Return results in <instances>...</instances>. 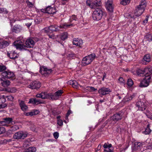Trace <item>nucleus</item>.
<instances>
[{"label":"nucleus","instance_id":"obj_6","mask_svg":"<svg viewBox=\"0 0 152 152\" xmlns=\"http://www.w3.org/2000/svg\"><path fill=\"white\" fill-rule=\"evenodd\" d=\"M103 15V12L100 8L96 9L93 12L92 17L93 19L96 20H101Z\"/></svg>","mask_w":152,"mask_h":152},{"label":"nucleus","instance_id":"obj_20","mask_svg":"<svg viewBox=\"0 0 152 152\" xmlns=\"http://www.w3.org/2000/svg\"><path fill=\"white\" fill-rule=\"evenodd\" d=\"M151 61V58L149 54H147L145 55L142 60V63L145 65L148 64Z\"/></svg>","mask_w":152,"mask_h":152},{"label":"nucleus","instance_id":"obj_53","mask_svg":"<svg viewBox=\"0 0 152 152\" xmlns=\"http://www.w3.org/2000/svg\"><path fill=\"white\" fill-rule=\"evenodd\" d=\"M72 113V112L70 110H68V111L66 114V118H67L69 116V115Z\"/></svg>","mask_w":152,"mask_h":152},{"label":"nucleus","instance_id":"obj_41","mask_svg":"<svg viewBox=\"0 0 152 152\" xmlns=\"http://www.w3.org/2000/svg\"><path fill=\"white\" fill-rule=\"evenodd\" d=\"M145 114L148 118H150L152 116L150 113V111L147 109L146 110V112H145Z\"/></svg>","mask_w":152,"mask_h":152},{"label":"nucleus","instance_id":"obj_37","mask_svg":"<svg viewBox=\"0 0 152 152\" xmlns=\"http://www.w3.org/2000/svg\"><path fill=\"white\" fill-rule=\"evenodd\" d=\"M86 89L90 92L94 91L97 90V89H95L94 87L92 86H87Z\"/></svg>","mask_w":152,"mask_h":152},{"label":"nucleus","instance_id":"obj_23","mask_svg":"<svg viewBox=\"0 0 152 152\" xmlns=\"http://www.w3.org/2000/svg\"><path fill=\"white\" fill-rule=\"evenodd\" d=\"M101 4V1L100 0H96L94 1H92L91 8L92 9L95 8L97 7L100 6Z\"/></svg>","mask_w":152,"mask_h":152},{"label":"nucleus","instance_id":"obj_35","mask_svg":"<svg viewBox=\"0 0 152 152\" xmlns=\"http://www.w3.org/2000/svg\"><path fill=\"white\" fill-rule=\"evenodd\" d=\"M67 34L66 33H64L61 34V39L62 40H64L67 38Z\"/></svg>","mask_w":152,"mask_h":152},{"label":"nucleus","instance_id":"obj_39","mask_svg":"<svg viewBox=\"0 0 152 152\" xmlns=\"http://www.w3.org/2000/svg\"><path fill=\"white\" fill-rule=\"evenodd\" d=\"M127 84L129 86H131L133 84L132 80L131 79H128L127 82Z\"/></svg>","mask_w":152,"mask_h":152},{"label":"nucleus","instance_id":"obj_22","mask_svg":"<svg viewBox=\"0 0 152 152\" xmlns=\"http://www.w3.org/2000/svg\"><path fill=\"white\" fill-rule=\"evenodd\" d=\"M28 103L36 105L43 103L41 100L36 98L30 99Z\"/></svg>","mask_w":152,"mask_h":152},{"label":"nucleus","instance_id":"obj_42","mask_svg":"<svg viewBox=\"0 0 152 152\" xmlns=\"http://www.w3.org/2000/svg\"><path fill=\"white\" fill-rule=\"evenodd\" d=\"M6 101L5 96L4 95L0 96V102L4 103Z\"/></svg>","mask_w":152,"mask_h":152},{"label":"nucleus","instance_id":"obj_13","mask_svg":"<svg viewBox=\"0 0 152 152\" xmlns=\"http://www.w3.org/2000/svg\"><path fill=\"white\" fill-rule=\"evenodd\" d=\"M41 11L48 14H53L55 13L56 11L55 7H52L51 6H49L45 9H42Z\"/></svg>","mask_w":152,"mask_h":152},{"label":"nucleus","instance_id":"obj_38","mask_svg":"<svg viewBox=\"0 0 152 152\" xmlns=\"http://www.w3.org/2000/svg\"><path fill=\"white\" fill-rule=\"evenodd\" d=\"M134 145L135 147L137 148V149H140L141 147H142V144L140 142H135Z\"/></svg>","mask_w":152,"mask_h":152},{"label":"nucleus","instance_id":"obj_45","mask_svg":"<svg viewBox=\"0 0 152 152\" xmlns=\"http://www.w3.org/2000/svg\"><path fill=\"white\" fill-rule=\"evenodd\" d=\"M92 1L87 0L86 1V4L87 5L89 6L91 8Z\"/></svg>","mask_w":152,"mask_h":152},{"label":"nucleus","instance_id":"obj_50","mask_svg":"<svg viewBox=\"0 0 152 152\" xmlns=\"http://www.w3.org/2000/svg\"><path fill=\"white\" fill-rule=\"evenodd\" d=\"M7 97V99L10 101H12L14 99V97L12 96H8Z\"/></svg>","mask_w":152,"mask_h":152},{"label":"nucleus","instance_id":"obj_51","mask_svg":"<svg viewBox=\"0 0 152 152\" xmlns=\"http://www.w3.org/2000/svg\"><path fill=\"white\" fill-rule=\"evenodd\" d=\"M0 126H7V125L4 120V121H0Z\"/></svg>","mask_w":152,"mask_h":152},{"label":"nucleus","instance_id":"obj_46","mask_svg":"<svg viewBox=\"0 0 152 152\" xmlns=\"http://www.w3.org/2000/svg\"><path fill=\"white\" fill-rule=\"evenodd\" d=\"M57 124L58 125L60 126H62L63 124V122L61 119H58L57 121Z\"/></svg>","mask_w":152,"mask_h":152},{"label":"nucleus","instance_id":"obj_48","mask_svg":"<svg viewBox=\"0 0 152 152\" xmlns=\"http://www.w3.org/2000/svg\"><path fill=\"white\" fill-rule=\"evenodd\" d=\"M26 2L28 6L29 7H33V4L31 2H30L28 1H27Z\"/></svg>","mask_w":152,"mask_h":152},{"label":"nucleus","instance_id":"obj_64","mask_svg":"<svg viewBox=\"0 0 152 152\" xmlns=\"http://www.w3.org/2000/svg\"><path fill=\"white\" fill-rule=\"evenodd\" d=\"M61 118V116H58L57 117V118L58 119H60V118Z\"/></svg>","mask_w":152,"mask_h":152},{"label":"nucleus","instance_id":"obj_33","mask_svg":"<svg viewBox=\"0 0 152 152\" xmlns=\"http://www.w3.org/2000/svg\"><path fill=\"white\" fill-rule=\"evenodd\" d=\"M118 83L121 85H124L125 84V81L123 78L120 77L118 79Z\"/></svg>","mask_w":152,"mask_h":152},{"label":"nucleus","instance_id":"obj_52","mask_svg":"<svg viewBox=\"0 0 152 152\" xmlns=\"http://www.w3.org/2000/svg\"><path fill=\"white\" fill-rule=\"evenodd\" d=\"M7 107V105L6 104H0V109H3Z\"/></svg>","mask_w":152,"mask_h":152},{"label":"nucleus","instance_id":"obj_4","mask_svg":"<svg viewBox=\"0 0 152 152\" xmlns=\"http://www.w3.org/2000/svg\"><path fill=\"white\" fill-rule=\"evenodd\" d=\"M73 26L72 24H66L65 23L61 24L58 26L56 25H52L49 27L48 30L51 31L52 32L57 31L61 29H66L71 26Z\"/></svg>","mask_w":152,"mask_h":152},{"label":"nucleus","instance_id":"obj_8","mask_svg":"<svg viewBox=\"0 0 152 152\" xmlns=\"http://www.w3.org/2000/svg\"><path fill=\"white\" fill-rule=\"evenodd\" d=\"M151 82V77L150 74L145 76L143 80L140 82L139 86L140 87H147L149 84V83Z\"/></svg>","mask_w":152,"mask_h":152},{"label":"nucleus","instance_id":"obj_25","mask_svg":"<svg viewBox=\"0 0 152 152\" xmlns=\"http://www.w3.org/2000/svg\"><path fill=\"white\" fill-rule=\"evenodd\" d=\"M39 113V111L37 110H34V111H31L30 112L25 113L24 115L27 116H31L34 115H37Z\"/></svg>","mask_w":152,"mask_h":152},{"label":"nucleus","instance_id":"obj_12","mask_svg":"<svg viewBox=\"0 0 152 152\" xmlns=\"http://www.w3.org/2000/svg\"><path fill=\"white\" fill-rule=\"evenodd\" d=\"M123 114V112L121 111L117 113L112 116L111 119L114 121H118L121 119Z\"/></svg>","mask_w":152,"mask_h":152},{"label":"nucleus","instance_id":"obj_19","mask_svg":"<svg viewBox=\"0 0 152 152\" xmlns=\"http://www.w3.org/2000/svg\"><path fill=\"white\" fill-rule=\"evenodd\" d=\"M11 31L15 33L20 32L22 30V27L20 25L16 24L11 28Z\"/></svg>","mask_w":152,"mask_h":152},{"label":"nucleus","instance_id":"obj_49","mask_svg":"<svg viewBox=\"0 0 152 152\" xmlns=\"http://www.w3.org/2000/svg\"><path fill=\"white\" fill-rule=\"evenodd\" d=\"M53 136L55 139H57L58 138L59 136V134L58 132H55L53 134Z\"/></svg>","mask_w":152,"mask_h":152},{"label":"nucleus","instance_id":"obj_34","mask_svg":"<svg viewBox=\"0 0 152 152\" xmlns=\"http://www.w3.org/2000/svg\"><path fill=\"white\" fill-rule=\"evenodd\" d=\"M131 0H122L121 1V4L124 5L128 4L130 2Z\"/></svg>","mask_w":152,"mask_h":152},{"label":"nucleus","instance_id":"obj_3","mask_svg":"<svg viewBox=\"0 0 152 152\" xmlns=\"http://www.w3.org/2000/svg\"><path fill=\"white\" fill-rule=\"evenodd\" d=\"M146 5L147 4L145 1H142L136 8L134 11L135 15L137 17L140 16L144 12Z\"/></svg>","mask_w":152,"mask_h":152},{"label":"nucleus","instance_id":"obj_9","mask_svg":"<svg viewBox=\"0 0 152 152\" xmlns=\"http://www.w3.org/2000/svg\"><path fill=\"white\" fill-rule=\"evenodd\" d=\"M28 134L26 132L19 131L15 134L13 138L17 140L23 139L27 137Z\"/></svg>","mask_w":152,"mask_h":152},{"label":"nucleus","instance_id":"obj_62","mask_svg":"<svg viewBox=\"0 0 152 152\" xmlns=\"http://www.w3.org/2000/svg\"><path fill=\"white\" fill-rule=\"evenodd\" d=\"M31 25V23H27L26 25L27 26V27H29Z\"/></svg>","mask_w":152,"mask_h":152},{"label":"nucleus","instance_id":"obj_18","mask_svg":"<svg viewBox=\"0 0 152 152\" xmlns=\"http://www.w3.org/2000/svg\"><path fill=\"white\" fill-rule=\"evenodd\" d=\"M7 56L10 59L15 60L18 58L19 55L15 51H11L7 52Z\"/></svg>","mask_w":152,"mask_h":152},{"label":"nucleus","instance_id":"obj_31","mask_svg":"<svg viewBox=\"0 0 152 152\" xmlns=\"http://www.w3.org/2000/svg\"><path fill=\"white\" fill-rule=\"evenodd\" d=\"M144 39L150 42L152 40V36L150 34H147L145 37Z\"/></svg>","mask_w":152,"mask_h":152},{"label":"nucleus","instance_id":"obj_36","mask_svg":"<svg viewBox=\"0 0 152 152\" xmlns=\"http://www.w3.org/2000/svg\"><path fill=\"white\" fill-rule=\"evenodd\" d=\"M31 130L34 131L35 129L34 126L32 122L30 121L28 122V124Z\"/></svg>","mask_w":152,"mask_h":152},{"label":"nucleus","instance_id":"obj_56","mask_svg":"<svg viewBox=\"0 0 152 152\" xmlns=\"http://www.w3.org/2000/svg\"><path fill=\"white\" fill-rule=\"evenodd\" d=\"M17 91L16 89L15 88H13L11 89L10 91L12 93H15Z\"/></svg>","mask_w":152,"mask_h":152},{"label":"nucleus","instance_id":"obj_1","mask_svg":"<svg viewBox=\"0 0 152 152\" xmlns=\"http://www.w3.org/2000/svg\"><path fill=\"white\" fill-rule=\"evenodd\" d=\"M26 45L23 44L20 40L15 41L13 45L17 49L20 50H26V48H33L35 44V42L31 38L28 39L25 42Z\"/></svg>","mask_w":152,"mask_h":152},{"label":"nucleus","instance_id":"obj_32","mask_svg":"<svg viewBox=\"0 0 152 152\" xmlns=\"http://www.w3.org/2000/svg\"><path fill=\"white\" fill-rule=\"evenodd\" d=\"M6 66L4 65L1 64L0 65V72L3 73L6 71L7 70Z\"/></svg>","mask_w":152,"mask_h":152},{"label":"nucleus","instance_id":"obj_11","mask_svg":"<svg viewBox=\"0 0 152 152\" xmlns=\"http://www.w3.org/2000/svg\"><path fill=\"white\" fill-rule=\"evenodd\" d=\"M1 74L4 77L7 79H12L15 76L13 72L8 69L4 72L1 73Z\"/></svg>","mask_w":152,"mask_h":152},{"label":"nucleus","instance_id":"obj_30","mask_svg":"<svg viewBox=\"0 0 152 152\" xmlns=\"http://www.w3.org/2000/svg\"><path fill=\"white\" fill-rule=\"evenodd\" d=\"M4 120L5 121L6 123L8 124L10 123H12L13 122L12 121V118H4Z\"/></svg>","mask_w":152,"mask_h":152},{"label":"nucleus","instance_id":"obj_28","mask_svg":"<svg viewBox=\"0 0 152 152\" xmlns=\"http://www.w3.org/2000/svg\"><path fill=\"white\" fill-rule=\"evenodd\" d=\"M2 47L3 48H4L9 45L10 43V41H6L5 40H2Z\"/></svg>","mask_w":152,"mask_h":152},{"label":"nucleus","instance_id":"obj_59","mask_svg":"<svg viewBox=\"0 0 152 152\" xmlns=\"http://www.w3.org/2000/svg\"><path fill=\"white\" fill-rule=\"evenodd\" d=\"M106 74L105 73H104L103 74V77L102 79V80L103 81L104 80V78L106 77Z\"/></svg>","mask_w":152,"mask_h":152},{"label":"nucleus","instance_id":"obj_57","mask_svg":"<svg viewBox=\"0 0 152 152\" xmlns=\"http://www.w3.org/2000/svg\"><path fill=\"white\" fill-rule=\"evenodd\" d=\"M148 17L146 16L145 19L143 21V23H147L148 21Z\"/></svg>","mask_w":152,"mask_h":152},{"label":"nucleus","instance_id":"obj_44","mask_svg":"<svg viewBox=\"0 0 152 152\" xmlns=\"http://www.w3.org/2000/svg\"><path fill=\"white\" fill-rule=\"evenodd\" d=\"M5 132V129L3 127H0V134L4 133Z\"/></svg>","mask_w":152,"mask_h":152},{"label":"nucleus","instance_id":"obj_63","mask_svg":"<svg viewBox=\"0 0 152 152\" xmlns=\"http://www.w3.org/2000/svg\"><path fill=\"white\" fill-rule=\"evenodd\" d=\"M112 144H110L108 145V147L109 148H110L112 147Z\"/></svg>","mask_w":152,"mask_h":152},{"label":"nucleus","instance_id":"obj_14","mask_svg":"<svg viewBox=\"0 0 152 152\" xmlns=\"http://www.w3.org/2000/svg\"><path fill=\"white\" fill-rule=\"evenodd\" d=\"M136 107L138 108V110L143 111L146 110V106L144 102L141 101L137 102L136 104Z\"/></svg>","mask_w":152,"mask_h":152},{"label":"nucleus","instance_id":"obj_15","mask_svg":"<svg viewBox=\"0 0 152 152\" xmlns=\"http://www.w3.org/2000/svg\"><path fill=\"white\" fill-rule=\"evenodd\" d=\"M41 86L40 83L38 81H35L31 82L30 84L28 85V88L32 89H39Z\"/></svg>","mask_w":152,"mask_h":152},{"label":"nucleus","instance_id":"obj_27","mask_svg":"<svg viewBox=\"0 0 152 152\" xmlns=\"http://www.w3.org/2000/svg\"><path fill=\"white\" fill-rule=\"evenodd\" d=\"M36 151V148L31 147H29L28 149H25L23 152H35Z\"/></svg>","mask_w":152,"mask_h":152},{"label":"nucleus","instance_id":"obj_55","mask_svg":"<svg viewBox=\"0 0 152 152\" xmlns=\"http://www.w3.org/2000/svg\"><path fill=\"white\" fill-rule=\"evenodd\" d=\"M128 148V146H127L125 148H122L120 149V152H125L126 149Z\"/></svg>","mask_w":152,"mask_h":152},{"label":"nucleus","instance_id":"obj_61","mask_svg":"<svg viewBox=\"0 0 152 152\" xmlns=\"http://www.w3.org/2000/svg\"><path fill=\"white\" fill-rule=\"evenodd\" d=\"M103 147L104 148H107L108 147V145L107 143H105L103 145Z\"/></svg>","mask_w":152,"mask_h":152},{"label":"nucleus","instance_id":"obj_26","mask_svg":"<svg viewBox=\"0 0 152 152\" xmlns=\"http://www.w3.org/2000/svg\"><path fill=\"white\" fill-rule=\"evenodd\" d=\"M68 83L71 85L74 88H77L78 87V84L75 80H70L68 82Z\"/></svg>","mask_w":152,"mask_h":152},{"label":"nucleus","instance_id":"obj_5","mask_svg":"<svg viewBox=\"0 0 152 152\" xmlns=\"http://www.w3.org/2000/svg\"><path fill=\"white\" fill-rule=\"evenodd\" d=\"M96 57L95 54L93 53L84 57L82 62L83 65L85 66L90 64L95 59Z\"/></svg>","mask_w":152,"mask_h":152},{"label":"nucleus","instance_id":"obj_47","mask_svg":"<svg viewBox=\"0 0 152 152\" xmlns=\"http://www.w3.org/2000/svg\"><path fill=\"white\" fill-rule=\"evenodd\" d=\"M71 19L72 20H72H75V21L77 20H78L77 18L76 17V15H72L71 18Z\"/></svg>","mask_w":152,"mask_h":152},{"label":"nucleus","instance_id":"obj_2","mask_svg":"<svg viewBox=\"0 0 152 152\" xmlns=\"http://www.w3.org/2000/svg\"><path fill=\"white\" fill-rule=\"evenodd\" d=\"M63 93V91L62 90H58L54 94L43 92L41 93L37 94L36 95V97L42 99H49L52 100H56L60 96H61Z\"/></svg>","mask_w":152,"mask_h":152},{"label":"nucleus","instance_id":"obj_54","mask_svg":"<svg viewBox=\"0 0 152 152\" xmlns=\"http://www.w3.org/2000/svg\"><path fill=\"white\" fill-rule=\"evenodd\" d=\"M104 151H106L107 152H112V150L110 149L109 148L107 147V148H105L104 150Z\"/></svg>","mask_w":152,"mask_h":152},{"label":"nucleus","instance_id":"obj_21","mask_svg":"<svg viewBox=\"0 0 152 152\" xmlns=\"http://www.w3.org/2000/svg\"><path fill=\"white\" fill-rule=\"evenodd\" d=\"M18 102L21 110L23 111H26L28 109V107L25 104L24 102L20 100H19Z\"/></svg>","mask_w":152,"mask_h":152},{"label":"nucleus","instance_id":"obj_60","mask_svg":"<svg viewBox=\"0 0 152 152\" xmlns=\"http://www.w3.org/2000/svg\"><path fill=\"white\" fill-rule=\"evenodd\" d=\"M2 42H1V40H0V49H2Z\"/></svg>","mask_w":152,"mask_h":152},{"label":"nucleus","instance_id":"obj_7","mask_svg":"<svg viewBox=\"0 0 152 152\" xmlns=\"http://www.w3.org/2000/svg\"><path fill=\"white\" fill-rule=\"evenodd\" d=\"M138 75L143 76L147 74H152V70L148 68L138 69L136 71Z\"/></svg>","mask_w":152,"mask_h":152},{"label":"nucleus","instance_id":"obj_24","mask_svg":"<svg viewBox=\"0 0 152 152\" xmlns=\"http://www.w3.org/2000/svg\"><path fill=\"white\" fill-rule=\"evenodd\" d=\"M83 42L82 40L79 39L78 38H74L73 41V44L77 46H80L82 45Z\"/></svg>","mask_w":152,"mask_h":152},{"label":"nucleus","instance_id":"obj_29","mask_svg":"<svg viewBox=\"0 0 152 152\" xmlns=\"http://www.w3.org/2000/svg\"><path fill=\"white\" fill-rule=\"evenodd\" d=\"M10 82L9 80H3L1 83L2 85L4 87H6L9 86L10 84Z\"/></svg>","mask_w":152,"mask_h":152},{"label":"nucleus","instance_id":"obj_40","mask_svg":"<svg viewBox=\"0 0 152 152\" xmlns=\"http://www.w3.org/2000/svg\"><path fill=\"white\" fill-rule=\"evenodd\" d=\"M8 13V11L6 8H0V13L7 14Z\"/></svg>","mask_w":152,"mask_h":152},{"label":"nucleus","instance_id":"obj_10","mask_svg":"<svg viewBox=\"0 0 152 152\" xmlns=\"http://www.w3.org/2000/svg\"><path fill=\"white\" fill-rule=\"evenodd\" d=\"M52 72V70L51 69H48L45 66L41 68L40 70V73L45 77L48 76Z\"/></svg>","mask_w":152,"mask_h":152},{"label":"nucleus","instance_id":"obj_43","mask_svg":"<svg viewBox=\"0 0 152 152\" xmlns=\"http://www.w3.org/2000/svg\"><path fill=\"white\" fill-rule=\"evenodd\" d=\"M151 130L148 128H147L144 131V133L145 134H148L150 133Z\"/></svg>","mask_w":152,"mask_h":152},{"label":"nucleus","instance_id":"obj_58","mask_svg":"<svg viewBox=\"0 0 152 152\" xmlns=\"http://www.w3.org/2000/svg\"><path fill=\"white\" fill-rule=\"evenodd\" d=\"M48 36L49 38H51V39H54L55 37L54 35L53 34H52V35L48 34Z\"/></svg>","mask_w":152,"mask_h":152},{"label":"nucleus","instance_id":"obj_16","mask_svg":"<svg viewBox=\"0 0 152 152\" xmlns=\"http://www.w3.org/2000/svg\"><path fill=\"white\" fill-rule=\"evenodd\" d=\"M111 91L110 89L105 87L101 88L98 90V93L103 95L109 94Z\"/></svg>","mask_w":152,"mask_h":152},{"label":"nucleus","instance_id":"obj_17","mask_svg":"<svg viewBox=\"0 0 152 152\" xmlns=\"http://www.w3.org/2000/svg\"><path fill=\"white\" fill-rule=\"evenodd\" d=\"M113 0H107L105 2V7L108 11L110 12H113V7L112 5Z\"/></svg>","mask_w":152,"mask_h":152}]
</instances>
